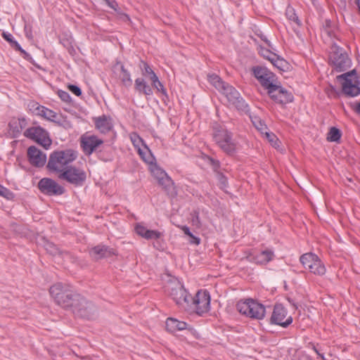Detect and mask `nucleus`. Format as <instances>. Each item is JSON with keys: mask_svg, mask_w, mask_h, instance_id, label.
Here are the masks:
<instances>
[{"mask_svg": "<svg viewBox=\"0 0 360 360\" xmlns=\"http://www.w3.org/2000/svg\"><path fill=\"white\" fill-rule=\"evenodd\" d=\"M49 292L58 305L76 316L91 319L97 314V308L91 302L72 290L68 285L57 283L50 288Z\"/></svg>", "mask_w": 360, "mask_h": 360, "instance_id": "nucleus-1", "label": "nucleus"}, {"mask_svg": "<svg viewBox=\"0 0 360 360\" xmlns=\"http://www.w3.org/2000/svg\"><path fill=\"white\" fill-rule=\"evenodd\" d=\"M77 158V153L72 149L56 150L51 153L46 165L49 172L58 176L68 169Z\"/></svg>", "mask_w": 360, "mask_h": 360, "instance_id": "nucleus-2", "label": "nucleus"}, {"mask_svg": "<svg viewBox=\"0 0 360 360\" xmlns=\"http://www.w3.org/2000/svg\"><path fill=\"white\" fill-rule=\"evenodd\" d=\"M139 151L143 160L150 165V172L153 176L158 180V184L162 187L166 193L172 198L176 196L177 191L174 186L173 180L159 166L156 164L153 165L155 158L150 152L148 151V154L145 155L140 149Z\"/></svg>", "mask_w": 360, "mask_h": 360, "instance_id": "nucleus-3", "label": "nucleus"}, {"mask_svg": "<svg viewBox=\"0 0 360 360\" xmlns=\"http://www.w3.org/2000/svg\"><path fill=\"white\" fill-rule=\"evenodd\" d=\"M165 292L181 309H188L190 295L176 278H170L165 285Z\"/></svg>", "mask_w": 360, "mask_h": 360, "instance_id": "nucleus-4", "label": "nucleus"}, {"mask_svg": "<svg viewBox=\"0 0 360 360\" xmlns=\"http://www.w3.org/2000/svg\"><path fill=\"white\" fill-rule=\"evenodd\" d=\"M236 308L241 314L252 319L262 320L266 313L265 307L252 299L239 301Z\"/></svg>", "mask_w": 360, "mask_h": 360, "instance_id": "nucleus-5", "label": "nucleus"}, {"mask_svg": "<svg viewBox=\"0 0 360 360\" xmlns=\"http://www.w3.org/2000/svg\"><path fill=\"white\" fill-rule=\"evenodd\" d=\"M213 139L219 147L226 154L233 155L236 150V143L232 134L226 129L219 127L214 129Z\"/></svg>", "mask_w": 360, "mask_h": 360, "instance_id": "nucleus-6", "label": "nucleus"}, {"mask_svg": "<svg viewBox=\"0 0 360 360\" xmlns=\"http://www.w3.org/2000/svg\"><path fill=\"white\" fill-rule=\"evenodd\" d=\"M342 82V94L346 96L354 97L360 94L359 81L355 70L337 77Z\"/></svg>", "mask_w": 360, "mask_h": 360, "instance_id": "nucleus-7", "label": "nucleus"}, {"mask_svg": "<svg viewBox=\"0 0 360 360\" xmlns=\"http://www.w3.org/2000/svg\"><path fill=\"white\" fill-rule=\"evenodd\" d=\"M188 309L184 310L202 314L210 309V297L207 291H198L194 297L190 295Z\"/></svg>", "mask_w": 360, "mask_h": 360, "instance_id": "nucleus-8", "label": "nucleus"}, {"mask_svg": "<svg viewBox=\"0 0 360 360\" xmlns=\"http://www.w3.org/2000/svg\"><path fill=\"white\" fill-rule=\"evenodd\" d=\"M330 62L338 72H342L351 66V60L347 53L340 47L333 45L329 56Z\"/></svg>", "mask_w": 360, "mask_h": 360, "instance_id": "nucleus-9", "label": "nucleus"}, {"mask_svg": "<svg viewBox=\"0 0 360 360\" xmlns=\"http://www.w3.org/2000/svg\"><path fill=\"white\" fill-rule=\"evenodd\" d=\"M225 96L230 104L233 105L238 110L245 113L249 112L248 105L240 96V93L232 86L226 84V85L220 91Z\"/></svg>", "mask_w": 360, "mask_h": 360, "instance_id": "nucleus-10", "label": "nucleus"}, {"mask_svg": "<svg viewBox=\"0 0 360 360\" xmlns=\"http://www.w3.org/2000/svg\"><path fill=\"white\" fill-rule=\"evenodd\" d=\"M252 70L261 85L268 91L277 84L276 76L266 67L258 65L253 67Z\"/></svg>", "mask_w": 360, "mask_h": 360, "instance_id": "nucleus-11", "label": "nucleus"}, {"mask_svg": "<svg viewBox=\"0 0 360 360\" xmlns=\"http://www.w3.org/2000/svg\"><path fill=\"white\" fill-rule=\"evenodd\" d=\"M86 177L84 171L71 165L58 175L59 179L65 180L75 186L82 185L85 181Z\"/></svg>", "mask_w": 360, "mask_h": 360, "instance_id": "nucleus-12", "label": "nucleus"}, {"mask_svg": "<svg viewBox=\"0 0 360 360\" xmlns=\"http://www.w3.org/2000/svg\"><path fill=\"white\" fill-rule=\"evenodd\" d=\"M38 188L41 193L49 195H59L65 192L63 186L49 178H43L38 183Z\"/></svg>", "mask_w": 360, "mask_h": 360, "instance_id": "nucleus-13", "label": "nucleus"}, {"mask_svg": "<svg viewBox=\"0 0 360 360\" xmlns=\"http://www.w3.org/2000/svg\"><path fill=\"white\" fill-rule=\"evenodd\" d=\"M24 135L44 147L51 145V140L48 137V133L40 127H33L25 130Z\"/></svg>", "mask_w": 360, "mask_h": 360, "instance_id": "nucleus-14", "label": "nucleus"}, {"mask_svg": "<svg viewBox=\"0 0 360 360\" xmlns=\"http://www.w3.org/2000/svg\"><path fill=\"white\" fill-rule=\"evenodd\" d=\"M103 143V141L94 135L84 134L80 138V146L87 155L95 152Z\"/></svg>", "mask_w": 360, "mask_h": 360, "instance_id": "nucleus-15", "label": "nucleus"}, {"mask_svg": "<svg viewBox=\"0 0 360 360\" xmlns=\"http://www.w3.org/2000/svg\"><path fill=\"white\" fill-rule=\"evenodd\" d=\"M287 315L286 309L281 304H276L274 306V311L271 317L272 323L279 325L282 327H287L292 322L291 316L285 319Z\"/></svg>", "mask_w": 360, "mask_h": 360, "instance_id": "nucleus-16", "label": "nucleus"}, {"mask_svg": "<svg viewBox=\"0 0 360 360\" xmlns=\"http://www.w3.org/2000/svg\"><path fill=\"white\" fill-rule=\"evenodd\" d=\"M268 94L275 102L281 104H286L293 100L292 94L278 84H276L274 87L269 90Z\"/></svg>", "mask_w": 360, "mask_h": 360, "instance_id": "nucleus-17", "label": "nucleus"}, {"mask_svg": "<svg viewBox=\"0 0 360 360\" xmlns=\"http://www.w3.org/2000/svg\"><path fill=\"white\" fill-rule=\"evenodd\" d=\"M27 158L30 163L37 167H43L46 162V154L34 146L28 148Z\"/></svg>", "mask_w": 360, "mask_h": 360, "instance_id": "nucleus-18", "label": "nucleus"}, {"mask_svg": "<svg viewBox=\"0 0 360 360\" xmlns=\"http://www.w3.org/2000/svg\"><path fill=\"white\" fill-rule=\"evenodd\" d=\"M27 125V120L22 118L13 117L8 124V133L12 138L18 137L22 132V129Z\"/></svg>", "mask_w": 360, "mask_h": 360, "instance_id": "nucleus-19", "label": "nucleus"}, {"mask_svg": "<svg viewBox=\"0 0 360 360\" xmlns=\"http://www.w3.org/2000/svg\"><path fill=\"white\" fill-rule=\"evenodd\" d=\"M89 253L95 259H100L115 254L112 249L105 245L95 246L90 250Z\"/></svg>", "mask_w": 360, "mask_h": 360, "instance_id": "nucleus-20", "label": "nucleus"}, {"mask_svg": "<svg viewBox=\"0 0 360 360\" xmlns=\"http://www.w3.org/2000/svg\"><path fill=\"white\" fill-rule=\"evenodd\" d=\"M136 233L146 239H156L161 236V233L158 231L147 229L144 226L138 224L135 226Z\"/></svg>", "mask_w": 360, "mask_h": 360, "instance_id": "nucleus-21", "label": "nucleus"}, {"mask_svg": "<svg viewBox=\"0 0 360 360\" xmlns=\"http://www.w3.org/2000/svg\"><path fill=\"white\" fill-rule=\"evenodd\" d=\"M35 105L36 108L34 110L36 115L41 116L48 120L55 122V119L57 117V114L54 111L48 109L42 105H39L37 103L34 104L32 107Z\"/></svg>", "mask_w": 360, "mask_h": 360, "instance_id": "nucleus-22", "label": "nucleus"}, {"mask_svg": "<svg viewBox=\"0 0 360 360\" xmlns=\"http://www.w3.org/2000/svg\"><path fill=\"white\" fill-rule=\"evenodd\" d=\"M187 324L186 322L179 321L173 318H169L166 321V328L171 333L183 330L186 328Z\"/></svg>", "mask_w": 360, "mask_h": 360, "instance_id": "nucleus-23", "label": "nucleus"}, {"mask_svg": "<svg viewBox=\"0 0 360 360\" xmlns=\"http://www.w3.org/2000/svg\"><path fill=\"white\" fill-rule=\"evenodd\" d=\"M134 89L139 94L145 96H150L153 94L152 88L143 78H137L135 79Z\"/></svg>", "mask_w": 360, "mask_h": 360, "instance_id": "nucleus-24", "label": "nucleus"}, {"mask_svg": "<svg viewBox=\"0 0 360 360\" xmlns=\"http://www.w3.org/2000/svg\"><path fill=\"white\" fill-rule=\"evenodd\" d=\"M95 125L97 129L102 134H106L110 131L112 125L105 116L100 117L96 119Z\"/></svg>", "mask_w": 360, "mask_h": 360, "instance_id": "nucleus-25", "label": "nucleus"}, {"mask_svg": "<svg viewBox=\"0 0 360 360\" xmlns=\"http://www.w3.org/2000/svg\"><path fill=\"white\" fill-rule=\"evenodd\" d=\"M44 248L48 253L52 255H61L63 258L72 259L71 255L68 252H61L59 249L51 242L45 241Z\"/></svg>", "mask_w": 360, "mask_h": 360, "instance_id": "nucleus-26", "label": "nucleus"}, {"mask_svg": "<svg viewBox=\"0 0 360 360\" xmlns=\"http://www.w3.org/2000/svg\"><path fill=\"white\" fill-rule=\"evenodd\" d=\"M274 252L271 250H266L255 255L254 259L257 264H266L273 258Z\"/></svg>", "mask_w": 360, "mask_h": 360, "instance_id": "nucleus-27", "label": "nucleus"}, {"mask_svg": "<svg viewBox=\"0 0 360 360\" xmlns=\"http://www.w3.org/2000/svg\"><path fill=\"white\" fill-rule=\"evenodd\" d=\"M309 271L318 276H323L326 273V267L321 259L318 257L311 265L309 266Z\"/></svg>", "mask_w": 360, "mask_h": 360, "instance_id": "nucleus-28", "label": "nucleus"}, {"mask_svg": "<svg viewBox=\"0 0 360 360\" xmlns=\"http://www.w3.org/2000/svg\"><path fill=\"white\" fill-rule=\"evenodd\" d=\"M318 256L312 252H308L303 254L300 257V261L302 263V266L305 269H309V266L311 265L316 259H318Z\"/></svg>", "mask_w": 360, "mask_h": 360, "instance_id": "nucleus-29", "label": "nucleus"}, {"mask_svg": "<svg viewBox=\"0 0 360 360\" xmlns=\"http://www.w3.org/2000/svg\"><path fill=\"white\" fill-rule=\"evenodd\" d=\"M271 63L281 71L285 72L288 70L290 68V64L285 59L281 58L278 55L275 56L274 60L271 61Z\"/></svg>", "mask_w": 360, "mask_h": 360, "instance_id": "nucleus-30", "label": "nucleus"}, {"mask_svg": "<svg viewBox=\"0 0 360 360\" xmlns=\"http://www.w3.org/2000/svg\"><path fill=\"white\" fill-rule=\"evenodd\" d=\"M208 80L219 91H221L227 84L215 74L209 75Z\"/></svg>", "mask_w": 360, "mask_h": 360, "instance_id": "nucleus-31", "label": "nucleus"}, {"mask_svg": "<svg viewBox=\"0 0 360 360\" xmlns=\"http://www.w3.org/2000/svg\"><path fill=\"white\" fill-rule=\"evenodd\" d=\"M250 118L255 126V127L261 132V134H264L267 131V127L265 123L261 120L260 117L256 115H250Z\"/></svg>", "mask_w": 360, "mask_h": 360, "instance_id": "nucleus-32", "label": "nucleus"}, {"mask_svg": "<svg viewBox=\"0 0 360 360\" xmlns=\"http://www.w3.org/2000/svg\"><path fill=\"white\" fill-rule=\"evenodd\" d=\"M122 84L129 88L132 84V79H131L130 73L124 68L123 65L121 66V73L119 76Z\"/></svg>", "mask_w": 360, "mask_h": 360, "instance_id": "nucleus-33", "label": "nucleus"}, {"mask_svg": "<svg viewBox=\"0 0 360 360\" xmlns=\"http://www.w3.org/2000/svg\"><path fill=\"white\" fill-rule=\"evenodd\" d=\"M139 66L142 71V75L143 76H148L150 80L153 79V75H156L147 63L141 60Z\"/></svg>", "mask_w": 360, "mask_h": 360, "instance_id": "nucleus-34", "label": "nucleus"}, {"mask_svg": "<svg viewBox=\"0 0 360 360\" xmlns=\"http://www.w3.org/2000/svg\"><path fill=\"white\" fill-rule=\"evenodd\" d=\"M341 131L336 127H331L328 134L327 139L330 141H338L340 139Z\"/></svg>", "mask_w": 360, "mask_h": 360, "instance_id": "nucleus-35", "label": "nucleus"}, {"mask_svg": "<svg viewBox=\"0 0 360 360\" xmlns=\"http://www.w3.org/2000/svg\"><path fill=\"white\" fill-rule=\"evenodd\" d=\"M285 15L288 20L296 22V24L297 25H301L300 20H299L298 17L297 16L293 8H292L290 6L287 7L286 11H285Z\"/></svg>", "mask_w": 360, "mask_h": 360, "instance_id": "nucleus-36", "label": "nucleus"}, {"mask_svg": "<svg viewBox=\"0 0 360 360\" xmlns=\"http://www.w3.org/2000/svg\"><path fill=\"white\" fill-rule=\"evenodd\" d=\"M263 134L265 135V136L266 137L269 142L271 144L272 146H274V148H277L279 146V141L275 134H274L273 133H269L267 131L264 132Z\"/></svg>", "mask_w": 360, "mask_h": 360, "instance_id": "nucleus-37", "label": "nucleus"}, {"mask_svg": "<svg viewBox=\"0 0 360 360\" xmlns=\"http://www.w3.org/2000/svg\"><path fill=\"white\" fill-rule=\"evenodd\" d=\"M152 85L154 88H155L158 91H161L163 94H166V91L162 85V84L160 82L157 75H153V79L151 80Z\"/></svg>", "mask_w": 360, "mask_h": 360, "instance_id": "nucleus-38", "label": "nucleus"}, {"mask_svg": "<svg viewBox=\"0 0 360 360\" xmlns=\"http://www.w3.org/2000/svg\"><path fill=\"white\" fill-rule=\"evenodd\" d=\"M0 196L7 200H12L14 198V194L8 188L0 185Z\"/></svg>", "mask_w": 360, "mask_h": 360, "instance_id": "nucleus-39", "label": "nucleus"}, {"mask_svg": "<svg viewBox=\"0 0 360 360\" xmlns=\"http://www.w3.org/2000/svg\"><path fill=\"white\" fill-rule=\"evenodd\" d=\"M191 222L193 226H195L197 228H200L201 226V222L199 217V212L195 210L191 214Z\"/></svg>", "mask_w": 360, "mask_h": 360, "instance_id": "nucleus-40", "label": "nucleus"}, {"mask_svg": "<svg viewBox=\"0 0 360 360\" xmlns=\"http://www.w3.org/2000/svg\"><path fill=\"white\" fill-rule=\"evenodd\" d=\"M11 46L15 50L19 51L22 54H23L24 58L27 60H29L30 58V54L27 53L24 49H22L20 45L16 41H15Z\"/></svg>", "mask_w": 360, "mask_h": 360, "instance_id": "nucleus-41", "label": "nucleus"}, {"mask_svg": "<svg viewBox=\"0 0 360 360\" xmlns=\"http://www.w3.org/2000/svg\"><path fill=\"white\" fill-rule=\"evenodd\" d=\"M58 95L62 101L66 103H70L71 101V97L67 91L59 90L58 91Z\"/></svg>", "mask_w": 360, "mask_h": 360, "instance_id": "nucleus-42", "label": "nucleus"}, {"mask_svg": "<svg viewBox=\"0 0 360 360\" xmlns=\"http://www.w3.org/2000/svg\"><path fill=\"white\" fill-rule=\"evenodd\" d=\"M262 55L264 56V58L269 60L271 63L272 60H274V58L276 56V53H274L267 49L262 51Z\"/></svg>", "mask_w": 360, "mask_h": 360, "instance_id": "nucleus-43", "label": "nucleus"}, {"mask_svg": "<svg viewBox=\"0 0 360 360\" xmlns=\"http://www.w3.org/2000/svg\"><path fill=\"white\" fill-rule=\"evenodd\" d=\"M24 30L25 33V36L29 39H33L32 27L30 25L25 23L24 26Z\"/></svg>", "mask_w": 360, "mask_h": 360, "instance_id": "nucleus-44", "label": "nucleus"}, {"mask_svg": "<svg viewBox=\"0 0 360 360\" xmlns=\"http://www.w3.org/2000/svg\"><path fill=\"white\" fill-rule=\"evenodd\" d=\"M68 89L72 93H73L77 96H79L82 94L81 89L76 85L70 84L68 86Z\"/></svg>", "mask_w": 360, "mask_h": 360, "instance_id": "nucleus-45", "label": "nucleus"}, {"mask_svg": "<svg viewBox=\"0 0 360 360\" xmlns=\"http://www.w3.org/2000/svg\"><path fill=\"white\" fill-rule=\"evenodd\" d=\"M2 37H4V39L5 40H6L8 42H9L11 45L13 44V43L15 41V40L13 39L12 35L9 33H6V32H4L2 33Z\"/></svg>", "mask_w": 360, "mask_h": 360, "instance_id": "nucleus-46", "label": "nucleus"}, {"mask_svg": "<svg viewBox=\"0 0 360 360\" xmlns=\"http://www.w3.org/2000/svg\"><path fill=\"white\" fill-rule=\"evenodd\" d=\"M189 238H190V240H189L190 243L195 244V245L200 244V239L199 238L195 236L193 233H192V236H189Z\"/></svg>", "mask_w": 360, "mask_h": 360, "instance_id": "nucleus-47", "label": "nucleus"}, {"mask_svg": "<svg viewBox=\"0 0 360 360\" xmlns=\"http://www.w3.org/2000/svg\"><path fill=\"white\" fill-rule=\"evenodd\" d=\"M181 229L183 231V232L184 233V234H186L188 236H192V233L190 231V229L188 226H183L181 227Z\"/></svg>", "mask_w": 360, "mask_h": 360, "instance_id": "nucleus-48", "label": "nucleus"}, {"mask_svg": "<svg viewBox=\"0 0 360 360\" xmlns=\"http://www.w3.org/2000/svg\"><path fill=\"white\" fill-rule=\"evenodd\" d=\"M120 15V18L123 21H130V18L128 15L122 13H118Z\"/></svg>", "mask_w": 360, "mask_h": 360, "instance_id": "nucleus-49", "label": "nucleus"}, {"mask_svg": "<svg viewBox=\"0 0 360 360\" xmlns=\"http://www.w3.org/2000/svg\"><path fill=\"white\" fill-rule=\"evenodd\" d=\"M352 108L356 113L360 114V101L353 104Z\"/></svg>", "mask_w": 360, "mask_h": 360, "instance_id": "nucleus-50", "label": "nucleus"}, {"mask_svg": "<svg viewBox=\"0 0 360 360\" xmlns=\"http://www.w3.org/2000/svg\"><path fill=\"white\" fill-rule=\"evenodd\" d=\"M219 179L222 184H226V178L222 174H219Z\"/></svg>", "mask_w": 360, "mask_h": 360, "instance_id": "nucleus-51", "label": "nucleus"}, {"mask_svg": "<svg viewBox=\"0 0 360 360\" xmlns=\"http://www.w3.org/2000/svg\"><path fill=\"white\" fill-rule=\"evenodd\" d=\"M314 350L315 351V352L323 359V360H325V358L323 356V354H320L319 352L316 349V348L315 347H314Z\"/></svg>", "mask_w": 360, "mask_h": 360, "instance_id": "nucleus-52", "label": "nucleus"}, {"mask_svg": "<svg viewBox=\"0 0 360 360\" xmlns=\"http://www.w3.org/2000/svg\"><path fill=\"white\" fill-rule=\"evenodd\" d=\"M134 136L138 139L139 141H142L141 139L136 134H134Z\"/></svg>", "mask_w": 360, "mask_h": 360, "instance_id": "nucleus-53", "label": "nucleus"}, {"mask_svg": "<svg viewBox=\"0 0 360 360\" xmlns=\"http://www.w3.org/2000/svg\"><path fill=\"white\" fill-rule=\"evenodd\" d=\"M262 39H263L264 41H265L266 42V44H269V41H268V40L266 39V37H264V39L262 38Z\"/></svg>", "mask_w": 360, "mask_h": 360, "instance_id": "nucleus-54", "label": "nucleus"}, {"mask_svg": "<svg viewBox=\"0 0 360 360\" xmlns=\"http://www.w3.org/2000/svg\"><path fill=\"white\" fill-rule=\"evenodd\" d=\"M331 90H332V91L335 92V89H334V87H333V86L331 87Z\"/></svg>", "mask_w": 360, "mask_h": 360, "instance_id": "nucleus-55", "label": "nucleus"}, {"mask_svg": "<svg viewBox=\"0 0 360 360\" xmlns=\"http://www.w3.org/2000/svg\"><path fill=\"white\" fill-rule=\"evenodd\" d=\"M131 140H132V142L135 143L136 140H135V139H134V138H133V137H131Z\"/></svg>", "mask_w": 360, "mask_h": 360, "instance_id": "nucleus-56", "label": "nucleus"}]
</instances>
